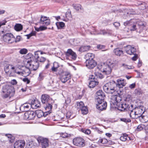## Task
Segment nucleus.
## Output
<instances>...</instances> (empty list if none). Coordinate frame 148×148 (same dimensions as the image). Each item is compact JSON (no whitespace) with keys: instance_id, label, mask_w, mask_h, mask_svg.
<instances>
[{"instance_id":"obj_36","label":"nucleus","mask_w":148,"mask_h":148,"mask_svg":"<svg viewBox=\"0 0 148 148\" xmlns=\"http://www.w3.org/2000/svg\"><path fill=\"white\" fill-rule=\"evenodd\" d=\"M94 74L95 77H96L97 79L98 78L101 79L104 77V76L102 74L98 72H95L94 73Z\"/></svg>"},{"instance_id":"obj_47","label":"nucleus","mask_w":148,"mask_h":148,"mask_svg":"<svg viewBox=\"0 0 148 148\" xmlns=\"http://www.w3.org/2000/svg\"><path fill=\"white\" fill-rule=\"evenodd\" d=\"M46 60V59L42 56L40 57L39 58L38 60V61L39 62H45Z\"/></svg>"},{"instance_id":"obj_12","label":"nucleus","mask_w":148,"mask_h":148,"mask_svg":"<svg viewBox=\"0 0 148 148\" xmlns=\"http://www.w3.org/2000/svg\"><path fill=\"white\" fill-rule=\"evenodd\" d=\"M95 97L96 101L99 102V101H103V100H104V97H105V95L102 90H99L97 92Z\"/></svg>"},{"instance_id":"obj_40","label":"nucleus","mask_w":148,"mask_h":148,"mask_svg":"<svg viewBox=\"0 0 148 148\" xmlns=\"http://www.w3.org/2000/svg\"><path fill=\"white\" fill-rule=\"evenodd\" d=\"M127 137V135L126 134H124L120 137V139L121 141H125L126 140Z\"/></svg>"},{"instance_id":"obj_42","label":"nucleus","mask_w":148,"mask_h":148,"mask_svg":"<svg viewBox=\"0 0 148 148\" xmlns=\"http://www.w3.org/2000/svg\"><path fill=\"white\" fill-rule=\"evenodd\" d=\"M140 119H141L143 120V121L146 122L148 121V118L146 115H142L140 117Z\"/></svg>"},{"instance_id":"obj_9","label":"nucleus","mask_w":148,"mask_h":148,"mask_svg":"<svg viewBox=\"0 0 148 148\" xmlns=\"http://www.w3.org/2000/svg\"><path fill=\"white\" fill-rule=\"evenodd\" d=\"M66 58L70 60H74L77 58V55L71 49H69L66 53Z\"/></svg>"},{"instance_id":"obj_53","label":"nucleus","mask_w":148,"mask_h":148,"mask_svg":"<svg viewBox=\"0 0 148 148\" xmlns=\"http://www.w3.org/2000/svg\"><path fill=\"white\" fill-rule=\"evenodd\" d=\"M122 66L124 67L125 68L127 69H132V66L127 65L125 64H123Z\"/></svg>"},{"instance_id":"obj_21","label":"nucleus","mask_w":148,"mask_h":148,"mask_svg":"<svg viewBox=\"0 0 148 148\" xmlns=\"http://www.w3.org/2000/svg\"><path fill=\"white\" fill-rule=\"evenodd\" d=\"M126 84V81L124 79L121 78L118 79L117 80L116 84L117 87L121 88L125 86Z\"/></svg>"},{"instance_id":"obj_26","label":"nucleus","mask_w":148,"mask_h":148,"mask_svg":"<svg viewBox=\"0 0 148 148\" xmlns=\"http://www.w3.org/2000/svg\"><path fill=\"white\" fill-rule=\"evenodd\" d=\"M73 6L76 11L82 13L84 11L83 8L79 4H73Z\"/></svg>"},{"instance_id":"obj_32","label":"nucleus","mask_w":148,"mask_h":148,"mask_svg":"<svg viewBox=\"0 0 148 148\" xmlns=\"http://www.w3.org/2000/svg\"><path fill=\"white\" fill-rule=\"evenodd\" d=\"M90 47L89 46H82L79 49V51L81 52L88 51L90 49Z\"/></svg>"},{"instance_id":"obj_20","label":"nucleus","mask_w":148,"mask_h":148,"mask_svg":"<svg viewBox=\"0 0 148 148\" xmlns=\"http://www.w3.org/2000/svg\"><path fill=\"white\" fill-rule=\"evenodd\" d=\"M128 110L130 111V116L133 119H136L138 118V116L136 114V112L134 108H133V105H131L129 107Z\"/></svg>"},{"instance_id":"obj_54","label":"nucleus","mask_w":148,"mask_h":148,"mask_svg":"<svg viewBox=\"0 0 148 148\" xmlns=\"http://www.w3.org/2000/svg\"><path fill=\"white\" fill-rule=\"evenodd\" d=\"M14 139L15 137L13 136H12L8 139V140L10 143H12L14 141Z\"/></svg>"},{"instance_id":"obj_35","label":"nucleus","mask_w":148,"mask_h":148,"mask_svg":"<svg viewBox=\"0 0 148 148\" xmlns=\"http://www.w3.org/2000/svg\"><path fill=\"white\" fill-rule=\"evenodd\" d=\"M56 25L58 29H61L65 26V24L63 22H57Z\"/></svg>"},{"instance_id":"obj_63","label":"nucleus","mask_w":148,"mask_h":148,"mask_svg":"<svg viewBox=\"0 0 148 148\" xmlns=\"http://www.w3.org/2000/svg\"><path fill=\"white\" fill-rule=\"evenodd\" d=\"M21 38V37L20 36H17L15 40V42H17L19 41L20 40Z\"/></svg>"},{"instance_id":"obj_50","label":"nucleus","mask_w":148,"mask_h":148,"mask_svg":"<svg viewBox=\"0 0 148 148\" xmlns=\"http://www.w3.org/2000/svg\"><path fill=\"white\" fill-rule=\"evenodd\" d=\"M45 76V74L43 73H40L38 77V79L40 80H42L43 79V77Z\"/></svg>"},{"instance_id":"obj_3","label":"nucleus","mask_w":148,"mask_h":148,"mask_svg":"<svg viewBox=\"0 0 148 148\" xmlns=\"http://www.w3.org/2000/svg\"><path fill=\"white\" fill-rule=\"evenodd\" d=\"M17 68L12 64H7L4 66V70L10 76H14L16 74Z\"/></svg>"},{"instance_id":"obj_64","label":"nucleus","mask_w":148,"mask_h":148,"mask_svg":"<svg viewBox=\"0 0 148 148\" xmlns=\"http://www.w3.org/2000/svg\"><path fill=\"white\" fill-rule=\"evenodd\" d=\"M113 25L115 27H117L120 26V24L119 22H115L113 23Z\"/></svg>"},{"instance_id":"obj_28","label":"nucleus","mask_w":148,"mask_h":148,"mask_svg":"<svg viewBox=\"0 0 148 148\" xmlns=\"http://www.w3.org/2000/svg\"><path fill=\"white\" fill-rule=\"evenodd\" d=\"M49 96L48 95L44 94L42 95L41 97V101L43 104L47 103L49 99Z\"/></svg>"},{"instance_id":"obj_61","label":"nucleus","mask_w":148,"mask_h":148,"mask_svg":"<svg viewBox=\"0 0 148 148\" xmlns=\"http://www.w3.org/2000/svg\"><path fill=\"white\" fill-rule=\"evenodd\" d=\"M137 28L136 27V26L135 25H133L132 26V28H131L130 30L131 31H134Z\"/></svg>"},{"instance_id":"obj_27","label":"nucleus","mask_w":148,"mask_h":148,"mask_svg":"<svg viewBox=\"0 0 148 148\" xmlns=\"http://www.w3.org/2000/svg\"><path fill=\"white\" fill-rule=\"evenodd\" d=\"M114 53L118 56H120L123 55V51L120 48H117L115 49L113 51Z\"/></svg>"},{"instance_id":"obj_23","label":"nucleus","mask_w":148,"mask_h":148,"mask_svg":"<svg viewBox=\"0 0 148 148\" xmlns=\"http://www.w3.org/2000/svg\"><path fill=\"white\" fill-rule=\"evenodd\" d=\"M40 23L47 26L50 23V20L46 16H41L40 21Z\"/></svg>"},{"instance_id":"obj_56","label":"nucleus","mask_w":148,"mask_h":148,"mask_svg":"<svg viewBox=\"0 0 148 148\" xmlns=\"http://www.w3.org/2000/svg\"><path fill=\"white\" fill-rule=\"evenodd\" d=\"M143 127L141 125H139L137 127L136 130L138 131H140L143 130Z\"/></svg>"},{"instance_id":"obj_8","label":"nucleus","mask_w":148,"mask_h":148,"mask_svg":"<svg viewBox=\"0 0 148 148\" xmlns=\"http://www.w3.org/2000/svg\"><path fill=\"white\" fill-rule=\"evenodd\" d=\"M71 78V75L70 73L67 72H64L60 75V79L63 83H65Z\"/></svg>"},{"instance_id":"obj_5","label":"nucleus","mask_w":148,"mask_h":148,"mask_svg":"<svg viewBox=\"0 0 148 148\" xmlns=\"http://www.w3.org/2000/svg\"><path fill=\"white\" fill-rule=\"evenodd\" d=\"M2 33H3V40L6 42L12 43L13 42L15 38L13 35L11 33H6L4 31H2Z\"/></svg>"},{"instance_id":"obj_59","label":"nucleus","mask_w":148,"mask_h":148,"mask_svg":"<svg viewBox=\"0 0 148 148\" xmlns=\"http://www.w3.org/2000/svg\"><path fill=\"white\" fill-rule=\"evenodd\" d=\"M105 46L102 45H98L97 46L98 49H102L105 48Z\"/></svg>"},{"instance_id":"obj_44","label":"nucleus","mask_w":148,"mask_h":148,"mask_svg":"<svg viewBox=\"0 0 148 148\" xmlns=\"http://www.w3.org/2000/svg\"><path fill=\"white\" fill-rule=\"evenodd\" d=\"M99 142L103 144H106L108 142V140L106 138L101 139L99 140Z\"/></svg>"},{"instance_id":"obj_22","label":"nucleus","mask_w":148,"mask_h":148,"mask_svg":"<svg viewBox=\"0 0 148 148\" xmlns=\"http://www.w3.org/2000/svg\"><path fill=\"white\" fill-rule=\"evenodd\" d=\"M91 34L94 35H98V34H103V35H111L112 33L111 31H106L105 30H101L99 32H98L96 30H95L94 32L92 33L90 32Z\"/></svg>"},{"instance_id":"obj_24","label":"nucleus","mask_w":148,"mask_h":148,"mask_svg":"<svg viewBox=\"0 0 148 148\" xmlns=\"http://www.w3.org/2000/svg\"><path fill=\"white\" fill-rule=\"evenodd\" d=\"M25 145V142L24 141L20 140L16 141L14 144L15 148H23Z\"/></svg>"},{"instance_id":"obj_38","label":"nucleus","mask_w":148,"mask_h":148,"mask_svg":"<svg viewBox=\"0 0 148 148\" xmlns=\"http://www.w3.org/2000/svg\"><path fill=\"white\" fill-rule=\"evenodd\" d=\"M76 107L77 108L80 109L84 105L83 102L82 101L77 102L76 103Z\"/></svg>"},{"instance_id":"obj_48","label":"nucleus","mask_w":148,"mask_h":148,"mask_svg":"<svg viewBox=\"0 0 148 148\" xmlns=\"http://www.w3.org/2000/svg\"><path fill=\"white\" fill-rule=\"evenodd\" d=\"M35 55L34 57V60H36L38 61V60L40 57L38 56L37 52H35L34 53Z\"/></svg>"},{"instance_id":"obj_30","label":"nucleus","mask_w":148,"mask_h":148,"mask_svg":"<svg viewBox=\"0 0 148 148\" xmlns=\"http://www.w3.org/2000/svg\"><path fill=\"white\" fill-rule=\"evenodd\" d=\"M94 58V54L91 53H88L85 55V58L86 59V61L93 60Z\"/></svg>"},{"instance_id":"obj_46","label":"nucleus","mask_w":148,"mask_h":148,"mask_svg":"<svg viewBox=\"0 0 148 148\" xmlns=\"http://www.w3.org/2000/svg\"><path fill=\"white\" fill-rule=\"evenodd\" d=\"M68 0H56V1L61 4H65L67 3Z\"/></svg>"},{"instance_id":"obj_33","label":"nucleus","mask_w":148,"mask_h":148,"mask_svg":"<svg viewBox=\"0 0 148 148\" xmlns=\"http://www.w3.org/2000/svg\"><path fill=\"white\" fill-rule=\"evenodd\" d=\"M23 28V26L20 24L17 23L14 25V29L16 31H21Z\"/></svg>"},{"instance_id":"obj_62","label":"nucleus","mask_w":148,"mask_h":148,"mask_svg":"<svg viewBox=\"0 0 148 148\" xmlns=\"http://www.w3.org/2000/svg\"><path fill=\"white\" fill-rule=\"evenodd\" d=\"M128 14H137L135 11H134L133 10H130V11H129V12L128 13Z\"/></svg>"},{"instance_id":"obj_39","label":"nucleus","mask_w":148,"mask_h":148,"mask_svg":"<svg viewBox=\"0 0 148 148\" xmlns=\"http://www.w3.org/2000/svg\"><path fill=\"white\" fill-rule=\"evenodd\" d=\"M47 27L44 26H41L39 27H35V30L37 32L45 30L47 29Z\"/></svg>"},{"instance_id":"obj_43","label":"nucleus","mask_w":148,"mask_h":148,"mask_svg":"<svg viewBox=\"0 0 148 148\" xmlns=\"http://www.w3.org/2000/svg\"><path fill=\"white\" fill-rule=\"evenodd\" d=\"M138 5H140V8L141 10H143L146 8V5L145 2L140 3L138 4Z\"/></svg>"},{"instance_id":"obj_58","label":"nucleus","mask_w":148,"mask_h":148,"mask_svg":"<svg viewBox=\"0 0 148 148\" xmlns=\"http://www.w3.org/2000/svg\"><path fill=\"white\" fill-rule=\"evenodd\" d=\"M11 84L13 85H16L17 84V82L14 79H13L11 81Z\"/></svg>"},{"instance_id":"obj_17","label":"nucleus","mask_w":148,"mask_h":148,"mask_svg":"<svg viewBox=\"0 0 148 148\" xmlns=\"http://www.w3.org/2000/svg\"><path fill=\"white\" fill-rule=\"evenodd\" d=\"M36 115L35 113L33 111H29L25 113L24 118L28 120H32L34 119Z\"/></svg>"},{"instance_id":"obj_19","label":"nucleus","mask_w":148,"mask_h":148,"mask_svg":"<svg viewBox=\"0 0 148 148\" xmlns=\"http://www.w3.org/2000/svg\"><path fill=\"white\" fill-rule=\"evenodd\" d=\"M109 65H104L101 68V71L106 75H109L111 72V67Z\"/></svg>"},{"instance_id":"obj_51","label":"nucleus","mask_w":148,"mask_h":148,"mask_svg":"<svg viewBox=\"0 0 148 148\" xmlns=\"http://www.w3.org/2000/svg\"><path fill=\"white\" fill-rule=\"evenodd\" d=\"M60 136L62 137L66 138L68 137L69 135L66 133H62L60 134Z\"/></svg>"},{"instance_id":"obj_16","label":"nucleus","mask_w":148,"mask_h":148,"mask_svg":"<svg viewBox=\"0 0 148 148\" xmlns=\"http://www.w3.org/2000/svg\"><path fill=\"white\" fill-rule=\"evenodd\" d=\"M126 52L130 55H135L136 49L134 47L131 45H127L124 47Z\"/></svg>"},{"instance_id":"obj_34","label":"nucleus","mask_w":148,"mask_h":148,"mask_svg":"<svg viewBox=\"0 0 148 148\" xmlns=\"http://www.w3.org/2000/svg\"><path fill=\"white\" fill-rule=\"evenodd\" d=\"M80 110H81L82 113L83 114H87L88 112L87 108L86 106H84V105Z\"/></svg>"},{"instance_id":"obj_11","label":"nucleus","mask_w":148,"mask_h":148,"mask_svg":"<svg viewBox=\"0 0 148 148\" xmlns=\"http://www.w3.org/2000/svg\"><path fill=\"white\" fill-rule=\"evenodd\" d=\"M73 144L78 147H83L85 145L84 141L82 138H75L73 140Z\"/></svg>"},{"instance_id":"obj_25","label":"nucleus","mask_w":148,"mask_h":148,"mask_svg":"<svg viewBox=\"0 0 148 148\" xmlns=\"http://www.w3.org/2000/svg\"><path fill=\"white\" fill-rule=\"evenodd\" d=\"M51 113L49 111H47V112H46L45 113H44L42 111L38 110L36 112V113L37 114V116L38 118H40L42 115L44 116H46L48 114H49Z\"/></svg>"},{"instance_id":"obj_41","label":"nucleus","mask_w":148,"mask_h":148,"mask_svg":"<svg viewBox=\"0 0 148 148\" xmlns=\"http://www.w3.org/2000/svg\"><path fill=\"white\" fill-rule=\"evenodd\" d=\"M58 63L57 62H54L53 64V66L52 68V70L53 71H56L58 68Z\"/></svg>"},{"instance_id":"obj_31","label":"nucleus","mask_w":148,"mask_h":148,"mask_svg":"<svg viewBox=\"0 0 148 148\" xmlns=\"http://www.w3.org/2000/svg\"><path fill=\"white\" fill-rule=\"evenodd\" d=\"M40 103L38 100H35L34 103H33L31 105V107L34 109H36L40 107Z\"/></svg>"},{"instance_id":"obj_57","label":"nucleus","mask_w":148,"mask_h":148,"mask_svg":"<svg viewBox=\"0 0 148 148\" xmlns=\"http://www.w3.org/2000/svg\"><path fill=\"white\" fill-rule=\"evenodd\" d=\"M23 81L24 82H26L27 84L30 82L29 80L27 78H25L23 79Z\"/></svg>"},{"instance_id":"obj_14","label":"nucleus","mask_w":148,"mask_h":148,"mask_svg":"<svg viewBox=\"0 0 148 148\" xmlns=\"http://www.w3.org/2000/svg\"><path fill=\"white\" fill-rule=\"evenodd\" d=\"M97 103L96 104L97 108L100 110H105L107 107V103L106 102L104 101V100L103 101H97Z\"/></svg>"},{"instance_id":"obj_10","label":"nucleus","mask_w":148,"mask_h":148,"mask_svg":"<svg viewBox=\"0 0 148 148\" xmlns=\"http://www.w3.org/2000/svg\"><path fill=\"white\" fill-rule=\"evenodd\" d=\"M89 78L90 79V81L89 83L88 86L90 88H92L98 85V82L97 79L95 77L94 75H91L90 76Z\"/></svg>"},{"instance_id":"obj_49","label":"nucleus","mask_w":148,"mask_h":148,"mask_svg":"<svg viewBox=\"0 0 148 148\" xmlns=\"http://www.w3.org/2000/svg\"><path fill=\"white\" fill-rule=\"evenodd\" d=\"M36 34V32H33L29 34H27L26 35L27 37V38L29 39L32 36H34Z\"/></svg>"},{"instance_id":"obj_13","label":"nucleus","mask_w":148,"mask_h":148,"mask_svg":"<svg viewBox=\"0 0 148 148\" xmlns=\"http://www.w3.org/2000/svg\"><path fill=\"white\" fill-rule=\"evenodd\" d=\"M134 109L138 117H140L143 113H145V108L143 106H139L135 108Z\"/></svg>"},{"instance_id":"obj_6","label":"nucleus","mask_w":148,"mask_h":148,"mask_svg":"<svg viewBox=\"0 0 148 148\" xmlns=\"http://www.w3.org/2000/svg\"><path fill=\"white\" fill-rule=\"evenodd\" d=\"M29 68L25 66L23 67L21 69L18 68L16 74L18 75L24 76H28L30 73Z\"/></svg>"},{"instance_id":"obj_15","label":"nucleus","mask_w":148,"mask_h":148,"mask_svg":"<svg viewBox=\"0 0 148 148\" xmlns=\"http://www.w3.org/2000/svg\"><path fill=\"white\" fill-rule=\"evenodd\" d=\"M37 140L39 143H41L42 148H46L49 145L48 140L42 137H38Z\"/></svg>"},{"instance_id":"obj_55","label":"nucleus","mask_w":148,"mask_h":148,"mask_svg":"<svg viewBox=\"0 0 148 148\" xmlns=\"http://www.w3.org/2000/svg\"><path fill=\"white\" fill-rule=\"evenodd\" d=\"M71 102V99L69 97L67 98L65 100V103L66 104H69Z\"/></svg>"},{"instance_id":"obj_45","label":"nucleus","mask_w":148,"mask_h":148,"mask_svg":"<svg viewBox=\"0 0 148 148\" xmlns=\"http://www.w3.org/2000/svg\"><path fill=\"white\" fill-rule=\"evenodd\" d=\"M20 53L22 54H25L27 52V50L26 49H21L20 51Z\"/></svg>"},{"instance_id":"obj_37","label":"nucleus","mask_w":148,"mask_h":148,"mask_svg":"<svg viewBox=\"0 0 148 148\" xmlns=\"http://www.w3.org/2000/svg\"><path fill=\"white\" fill-rule=\"evenodd\" d=\"M46 106H44L45 110L48 111H50V110L52 108V105L49 103H46Z\"/></svg>"},{"instance_id":"obj_52","label":"nucleus","mask_w":148,"mask_h":148,"mask_svg":"<svg viewBox=\"0 0 148 148\" xmlns=\"http://www.w3.org/2000/svg\"><path fill=\"white\" fill-rule=\"evenodd\" d=\"M132 23V21H127L124 23V25L125 26L127 25H131L130 23Z\"/></svg>"},{"instance_id":"obj_4","label":"nucleus","mask_w":148,"mask_h":148,"mask_svg":"<svg viewBox=\"0 0 148 148\" xmlns=\"http://www.w3.org/2000/svg\"><path fill=\"white\" fill-rule=\"evenodd\" d=\"M116 85V83L114 82H109L103 86V89L106 92L112 94L114 92H116L114 89Z\"/></svg>"},{"instance_id":"obj_29","label":"nucleus","mask_w":148,"mask_h":148,"mask_svg":"<svg viewBox=\"0 0 148 148\" xmlns=\"http://www.w3.org/2000/svg\"><path fill=\"white\" fill-rule=\"evenodd\" d=\"M30 106H31V105L30 103H25L21 106L20 109L23 110V111H27L29 110Z\"/></svg>"},{"instance_id":"obj_2","label":"nucleus","mask_w":148,"mask_h":148,"mask_svg":"<svg viewBox=\"0 0 148 148\" xmlns=\"http://www.w3.org/2000/svg\"><path fill=\"white\" fill-rule=\"evenodd\" d=\"M2 92L3 93V97L4 98H10L14 94V88L8 85H5L3 87Z\"/></svg>"},{"instance_id":"obj_7","label":"nucleus","mask_w":148,"mask_h":148,"mask_svg":"<svg viewBox=\"0 0 148 148\" xmlns=\"http://www.w3.org/2000/svg\"><path fill=\"white\" fill-rule=\"evenodd\" d=\"M26 65L31 69L35 71L39 67V63L36 60H29L27 61Z\"/></svg>"},{"instance_id":"obj_60","label":"nucleus","mask_w":148,"mask_h":148,"mask_svg":"<svg viewBox=\"0 0 148 148\" xmlns=\"http://www.w3.org/2000/svg\"><path fill=\"white\" fill-rule=\"evenodd\" d=\"M84 132L86 134H89L90 133L91 131L89 129H87L84 130Z\"/></svg>"},{"instance_id":"obj_18","label":"nucleus","mask_w":148,"mask_h":148,"mask_svg":"<svg viewBox=\"0 0 148 148\" xmlns=\"http://www.w3.org/2000/svg\"><path fill=\"white\" fill-rule=\"evenodd\" d=\"M85 63L86 66L90 69L93 68L97 65L96 62L93 60L86 61Z\"/></svg>"},{"instance_id":"obj_1","label":"nucleus","mask_w":148,"mask_h":148,"mask_svg":"<svg viewBox=\"0 0 148 148\" xmlns=\"http://www.w3.org/2000/svg\"><path fill=\"white\" fill-rule=\"evenodd\" d=\"M121 98L120 96L115 95L111 97L110 102L113 105H116L118 106V109L119 110L123 111L125 110H128L130 106L126 103H122L120 102L121 101Z\"/></svg>"}]
</instances>
